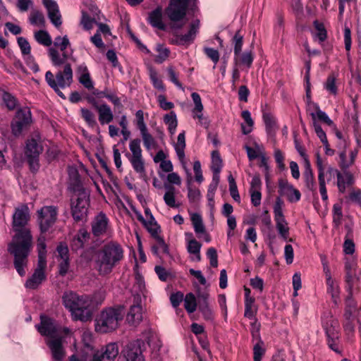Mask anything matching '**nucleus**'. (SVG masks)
<instances>
[{
    "instance_id": "obj_28",
    "label": "nucleus",
    "mask_w": 361,
    "mask_h": 361,
    "mask_svg": "<svg viewBox=\"0 0 361 361\" xmlns=\"http://www.w3.org/2000/svg\"><path fill=\"white\" fill-rule=\"evenodd\" d=\"M128 323L132 326H137L142 320V307L138 302L130 306L126 316Z\"/></svg>"
},
{
    "instance_id": "obj_24",
    "label": "nucleus",
    "mask_w": 361,
    "mask_h": 361,
    "mask_svg": "<svg viewBox=\"0 0 361 361\" xmlns=\"http://www.w3.org/2000/svg\"><path fill=\"white\" fill-rule=\"evenodd\" d=\"M69 189L74 192L85 190L82 185L80 174L75 166H68Z\"/></svg>"
},
{
    "instance_id": "obj_64",
    "label": "nucleus",
    "mask_w": 361,
    "mask_h": 361,
    "mask_svg": "<svg viewBox=\"0 0 361 361\" xmlns=\"http://www.w3.org/2000/svg\"><path fill=\"white\" fill-rule=\"evenodd\" d=\"M314 25L318 32L317 34V36L319 38V41L320 42L324 41L326 38V29H325L323 23H319L317 20H315L314 22Z\"/></svg>"
},
{
    "instance_id": "obj_25",
    "label": "nucleus",
    "mask_w": 361,
    "mask_h": 361,
    "mask_svg": "<svg viewBox=\"0 0 361 361\" xmlns=\"http://www.w3.org/2000/svg\"><path fill=\"white\" fill-rule=\"evenodd\" d=\"M336 174L338 191L341 193H344L346 188L353 183V175L348 171H343V172L341 173L338 170H336Z\"/></svg>"
},
{
    "instance_id": "obj_35",
    "label": "nucleus",
    "mask_w": 361,
    "mask_h": 361,
    "mask_svg": "<svg viewBox=\"0 0 361 361\" xmlns=\"http://www.w3.org/2000/svg\"><path fill=\"white\" fill-rule=\"evenodd\" d=\"M275 220L276 227L278 231V233L281 238L285 241H292L291 239H288L289 235V228L288 226V223L284 218H277Z\"/></svg>"
},
{
    "instance_id": "obj_38",
    "label": "nucleus",
    "mask_w": 361,
    "mask_h": 361,
    "mask_svg": "<svg viewBox=\"0 0 361 361\" xmlns=\"http://www.w3.org/2000/svg\"><path fill=\"white\" fill-rule=\"evenodd\" d=\"M263 120L268 134H274L278 129V126L273 114H263Z\"/></svg>"
},
{
    "instance_id": "obj_40",
    "label": "nucleus",
    "mask_w": 361,
    "mask_h": 361,
    "mask_svg": "<svg viewBox=\"0 0 361 361\" xmlns=\"http://www.w3.org/2000/svg\"><path fill=\"white\" fill-rule=\"evenodd\" d=\"M167 190L164 195V200L166 205L170 207H177L175 200V188L171 185H165Z\"/></svg>"
},
{
    "instance_id": "obj_60",
    "label": "nucleus",
    "mask_w": 361,
    "mask_h": 361,
    "mask_svg": "<svg viewBox=\"0 0 361 361\" xmlns=\"http://www.w3.org/2000/svg\"><path fill=\"white\" fill-rule=\"evenodd\" d=\"M283 201L280 197H278L276 199V202L274 206V219L279 218H284V215L283 214Z\"/></svg>"
},
{
    "instance_id": "obj_61",
    "label": "nucleus",
    "mask_w": 361,
    "mask_h": 361,
    "mask_svg": "<svg viewBox=\"0 0 361 361\" xmlns=\"http://www.w3.org/2000/svg\"><path fill=\"white\" fill-rule=\"evenodd\" d=\"M95 23L96 20L94 18H91L85 12L82 11L81 24L85 30L92 29Z\"/></svg>"
},
{
    "instance_id": "obj_48",
    "label": "nucleus",
    "mask_w": 361,
    "mask_h": 361,
    "mask_svg": "<svg viewBox=\"0 0 361 361\" xmlns=\"http://www.w3.org/2000/svg\"><path fill=\"white\" fill-rule=\"evenodd\" d=\"M228 180L229 183V191L231 196L235 202H240V197L238 190V187L235 180L231 174L228 176Z\"/></svg>"
},
{
    "instance_id": "obj_45",
    "label": "nucleus",
    "mask_w": 361,
    "mask_h": 361,
    "mask_svg": "<svg viewBox=\"0 0 361 361\" xmlns=\"http://www.w3.org/2000/svg\"><path fill=\"white\" fill-rule=\"evenodd\" d=\"M156 51L158 52V54L155 57V61L158 63H163L169 56L170 50L163 44H157Z\"/></svg>"
},
{
    "instance_id": "obj_26",
    "label": "nucleus",
    "mask_w": 361,
    "mask_h": 361,
    "mask_svg": "<svg viewBox=\"0 0 361 361\" xmlns=\"http://www.w3.org/2000/svg\"><path fill=\"white\" fill-rule=\"evenodd\" d=\"M77 74L79 82L88 90L94 89V82L91 79L87 67L85 64H81L78 67Z\"/></svg>"
},
{
    "instance_id": "obj_19",
    "label": "nucleus",
    "mask_w": 361,
    "mask_h": 361,
    "mask_svg": "<svg viewBox=\"0 0 361 361\" xmlns=\"http://www.w3.org/2000/svg\"><path fill=\"white\" fill-rule=\"evenodd\" d=\"M279 192L281 196H286L290 202H296L300 200L301 194L293 185L286 179L279 180Z\"/></svg>"
},
{
    "instance_id": "obj_15",
    "label": "nucleus",
    "mask_w": 361,
    "mask_h": 361,
    "mask_svg": "<svg viewBox=\"0 0 361 361\" xmlns=\"http://www.w3.org/2000/svg\"><path fill=\"white\" fill-rule=\"evenodd\" d=\"M145 346V342L137 339L127 344L122 350V354L126 361H144L142 352Z\"/></svg>"
},
{
    "instance_id": "obj_4",
    "label": "nucleus",
    "mask_w": 361,
    "mask_h": 361,
    "mask_svg": "<svg viewBox=\"0 0 361 361\" xmlns=\"http://www.w3.org/2000/svg\"><path fill=\"white\" fill-rule=\"evenodd\" d=\"M54 47L48 49L49 57L54 66L69 64L67 61L73 56V51L67 35L58 36L54 41Z\"/></svg>"
},
{
    "instance_id": "obj_9",
    "label": "nucleus",
    "mask_w": 361,
    "mask_h": 361,
    "mask_svg": "<svg viewBox=\"0 0 361 361\" xmlns=\"http://www.w3.org/2000/svg\"><path fill=\"white\" fill-rule=\"evenodd\" d=\"M42 151L41 137L38 133H36L27 140L25 147V155L32 171H37L39 168V155Z\"/></svg>"
},
{
    "instance_id": "obj_50",
    "label": "nucleus",
    "mask_w": 361,
    "mask_h": 361,
    "mask_svg": "<svg viewBox=\"0 0 361 361\" xmlns=\"http://www.w3.org/2000/svg\"><path fill=\"white\" fill-rule=\"evenodd\" d=\"M30 22L32 25H44V17L42 12L37 10H33L30 15Z\"/></svg>"
},
{
    "instance_id": "obj_52",
    "label": "nucleus",
    "mask_w": 361,
    "mask_h": 361,
    "mask_svg": "<svg viewBox=\"0 0 361 361\" xmlns=\"http://www.w3.org/2000/svg\"><path fill=\"white\" fill-rule=\"evenodd\" d=\"M223 164L222 159L218 151L214 150L212 152V171H221Z\"/></svg>"
},
{
    "instance_id": "obj_20",
    "label": "nucleus",
    "mask_w": 361,
    "mask_h": 361,
    "mask_svg": "<svg viewBox=\"0 0 361 361\" xmlns=\"http://www.w3.org/2000/svg\"><path fill=\"white\" fill-rule=\"evenodd\" d=\"M136 126L140 132L145 147L149 150L155 146V140L152 135L148 132L145 123L144 114H136Z\"/></svg>"
},
{
    "instance_id": "obj_22",
    "label": "nucleus",
    "mask_w": 361,
    "mask_h": 361,
    "mask_svg": "<svg viewBox=\"0 0 361 361\" xmlns=\"http://www.w3.org/2000/svg\"><path fill=\"white\" fill-rule=\"evenodd\" d=\"M3 104L6 106L8 111L16 110L17 113H30L28 106H22L17 99L11 93L3 92L2 95Z\"/></svg>"
},
{
    "instance_id": "obj_18",
    "label": "nucleus",
    "mask_w": 361,
    "mask_h": 361,
    "mask_svg": "<svg viewBox=\"0 0 361 361\" xmlns=\"http://www.w3.org/2000/svg\"><path fill=\"white\" fill-rule=\"evenodd\" d=\"M32 123V114H16L11 123L13 134L20 135L23 130L29 128Z\"/></svg>"
},
{
    "instance_id": "obj_2",
    "label": "nucleus",
    "mask_w": 361,
    "mask_h": 361,
    "mask_svg": "<svg viewBox=\"0 0 361 361\" xmlns=\"http://www.w3.org/2000/svg\"><path fill=\"white\" fill-rule=\"evenodd\" d=\"M124 258V250L116 241H109L94 252L95 269L102 276L109 274Z\"/></svg>"
},
{
    "instance_id": "obj_17",
    "label": "nucleus",
    "mask_w": 361,
    "mask_h": 361,
    "mask_svg": "<svg viewBox=\"0 0 361 361\" xmlns=\"http://www.w3.org/2000/svg\"><path fill=\"white\" fill-rule=\"evenodd\" d=\"M46 343L51 350L52 358L55 361H61L65 355L63 337L61 335L46 340Z\"/></svg>"
},
{
    "instance_id": "obj_33",
    "label": "nucleus",
    "mask_w": 361,
    "mask_h": 361,
    "mask_svg": "<svg viewBox=\"0 0 361 361\" xmlns=\"http://www.w3.org/2000/svg\"><path fill=\"white\" fill-rule=\"evenodd\" d=\"M303 178L307 188L314 192L316 190L314 174L308 159H305V167L303 172Z\"/></svg>"
},
{
    "instance_id": "obj_46",
    "label": "nucleus",
    "mask_w": 361,
    "mask_h": 361,
    "mask_svg": "<svg viewBox=\"0 0 361 361\" xmlns=\"http://www.w3.org/2000/svg\"><path fill=\"white\" fill-rule=\"evenodd\" d=\"M326 285L327 292L331 295L334 302L336 303V299L339 295V287L337 283L332 278L327 279Z\"/></svg>"
},
{
    "instance_id": "obj_59",
    "label": "nucleus",
    "mask_w": 361,
    "mask_h": 361,
    "mask_svg": "<svg viewBox=\"0 0 361 361\" xmlns=\"http://www.w3.org/2000/svg\"><path fill=\"white\" fill-rule=\"evenodd\" d=\"M167 72L170 81H171L177 87L183 90V85L178 80V74L176 73L175 70L172 66H169L167 68Z\"/></svg>"
},
{
    "instance_id": "obj_23",
    "label": "nucleus",
    "mask_w": 361,
    "mask_h": 361,
    "mask_svg": "<svg viewBox=\"0 0 361 361\" xmlns=\"http://www.w3.org/2000/svg\"><path fill=\"white\" fill-rule=\"evenodd\" d=\"M43 4L47 10L48 17L52 24L59 27L62 24L61 16L58 4L54 0H42Z\"/></svg>"
},
{
    "instance_id": "obj_44",
    "label": "nucleus",
    "mask_w": 361,
    "mask_h": 361,
    "mask_svg": "<svg viewBox=\"0 0 361 361\" xmlns=\"http://www.w3.org/2000/svg\"><path fill=\"white\" fill-rule=\"evenodd\" d=\"M250 115L251 114H242L243 121L241 123V130L244 135L250 133L253 130L254 121Z\"/></svg>"
},
{
    "instance_id": "obj_43",
    "label": "nucleus",
    "mask_w": 361,
    "mask_h": 361,
    "mask_svg": "<svg viewBox=\"0 0 361 361\" xmlns=\"http://www.w3.org/2000/svg\"><path fill=\"white\" fill-rule=\"evenodd\" d=\"M148 71L149 78L153 84V86L159 90L164 91L165 90L164 85L162 82V80L159 79L158 73L156 71V70L153 67L149 66L148 68Z\"/></svg>"
},
{
    "instance_id": "obj_5",
    "label": "nucleus",
    "mask_w": 361,
    "mask_h": 361,
    "mask_svg": "<svg viewBox=\"0 0 361 361\" xmlns=\"http://www.w3.org/2000/svg\"><path fill=\"white\" fill-rule=\"evenodd\" d=\"M123 317L122 310L118 308L103 310L95 319V331L106 334L116 330Z\"/></svg>"
},
{
    "instance_id": "obj_47",
    "label": "nucleus",
    "mask_w": 361,
    "mask_h": 361,
    "mask_svg": "<svg viewBox=\"0 0 361 361\" xmlns=\"http://www.w3.org/2000/svg\"><path fill=\"white\" fill-rule=\"evenodd\" d=\"M164 121L168 126V130L171 135L176 133L178 121L176 114H165Z\"/></svg>"
},
{
    "instance_id": "obj_53",
    "label": "nucleus",
    "mask_w": 361,
    "mask_h": 361,
    "mask_svg": "<svg viewBox=\"0 0 361 361\" xmlns=\"http://www.w3.org/2000/svg\"><path fill=\"white\" fill-rule=\"evenodd\" d=\"M191 174L188 175V198L190 202H196L200 197V192L198 189H193L190 187Z\"/></svg>"
},
{
    "instance_id": "obj_54",
    "label": "nucleus",
    "mask_w": 361,
    "mask_h": 361,
    "mask_svg": "<svg viewBox=\"0 0 361 361\" xmlns=\"http://www.w3.org/2000/svg\"><path fill=\"white\" fill-rule=\"evenodd\" d=\"M232 43L233 45L234 55H238L242 51V47L243 44V37L238 32H237L232 39Z\"/></svg>"
},
{
    "instance_id": "obj_42",
    "label": "nucleus",
    "mask_w": 361,
    "mask_h": 361,
    "mask_svg": "<svg viewBox=\"0 0 361 361\" xmlns=\"http://www.w3.org/2000/svg\"><path fill=\"white\" fill-rule=\"evenodd\" d=\"M191 221L194 227L195 232L197 235L205 233V228L202 222V219L199 214H192L191 215Z\"/></svg>"
},
{
    "instance_id": "obj_58",
    "label": "nucleus",
    "mask_w": 361,
    "mask_h": 361,
    "mask_svg": "<svg viewBox=\"0 0 361 361\" xmlns=\"http://www.w3.org/2000/svg\"><path fill=\"white\" fill-rule=\"evenodd\" d=\"M325 89L332 94H336L337 87L336 85V78L334 75H329L324 84Z\"/></svg>"
},
{
    "instance_id": "obj_29",
    "label": "nucleus",
    "mask_w": 361,
    "mask_h": 361,
    "mask_svg": "<svg viewBox=\"0 0 361 361\" xmlns=\"http://www.w3.org/2000/svg\"><path fill=\"white\" fill-rule=\"evenodd\" d=\"M149 24L160 30H165L166 25L162 20V9L160 7L152 11L148 17Z\"/></svg>"
},
{
    "instance_id": "obj_13",
    "label": "nucleus",
    "mask_w": 361,
    "mask_h": 361,
    "mask_svg": "<svg viewBox=\"0 0 361 361\" xmlns=\"http://www.w3.org/2000/svg\"><path fill=\"white\" fill-rule=\"evenodd\" d=\"M57 209L54 206H45L37 211V221L42 233L47 232L56 222Z\"/></svg>"
},
{
    "instance_id": "obj_56",
    "label": "nucleus",
    "mask_w": 361,
    "mask_h": 361,
    "mask_svg": "<svg viewBox=\"0 0 361 361\" xmlns=\"http://www.w3.org/2000/svg\"><path fill=\"white\" fill-rule=\"evenodd\" d=\"M119 125L121 127V134L123 135V140L122 142H124L125 141L128 140L130 135V132L128 130V121L126 119V116L125 115H123L119 121Z\"/></svg>"
},
{
    "instance_id": "obj_63",
    "label": "nucleus",
    "mask_w": 361,
    "mask_h": 361,
    "mask_svg": "<svg viewBox=\"0 0 361 361\" xmlns=\"http://www.w3.org/2000/svg\"><path fill=\"white\" fill-rule=\"evenodd\" d=\"M314 130L317 135V137L320 139L321 142L324 144V145H327V137L325 132L322 128L321 126L315 121H312Z\"/></svg>"
},
{
    "instance_id": "obj_16",
    "label": "nucleus",
    "mask_w": 361,
    "mask_h": 361,
    "mask_svg": "<svg viewBox=\"0 0 361 361\" xmlns=\"http://www.w3.org/2000/svg\"><path fill=\"white\" fill-rule=\"evenodd\" d=\"M200 22L198 19H195L190 23L187 33L184 35L174 34L173 43L177 45H188L193 42L196 35L199 32Z\"/></svg>"
},
{
    "instance_id": "obj_6",
    "label": "nucleus",
    "mask_w": 361,
    "mask_h": 361,
    "mask_svg": "<svg viewBox=\"0 0 361 361\" xmlns=\"http://www.w3.org/2000/svg\"><path fill=\"white\" fill-rule=\"evenodd\" d=\"M45 80L60 97L65 99L66 97L61 89L70 87L73 82V70L71 64H66L63 70L59 71L55 76L51 71H47Z\"/></svg>"
},
{
    "instance_id": "obj_62",
    "label": "nucleus",
    "mask_w": 361,
    "mask_h": 361,
    "mask_svg": "<svg viewBox=\"0 0 361 361\" xmlns=\"http://www.w3.org/2000/svg\"><path fill=\"white\" fill-rule=\"evenodd\" d=\"M18 44L20 49L23 56L30 53L31 47L30 45V43L25 38L23 37H19L18 38Z\"/></svg>"
},
{
    "instance_id": "obj_27",
    "label": "nucleus",
    "mask_w": 361,
    "mask_h": 361,
    "mask_svg": "<svg viewBox=\"0 0 361 361\" xmlns=\"http://www.w3.org/2000/svg\"><path fill=\"white\" fill-rule=\"evenodd\" d=\"M208 297L209 295L206 293L198 295V298L201 300L199 305V310L202 312L204 319L213 322L214 319V312L209 305L207 301Z\"/></svg>"
},
{
    "instance_id": "obj_8",
    "label": "nucleus",
    "mask_w": 361,
    "mask_h": 361,
    "mask_svg": "<svg viewBox=\"0 0 361 361\" xmlns=\"http://www.w3.org/2000/svg\"><path fill=\"white\" fill-rule=\"evenodd\" d=\"M322 326L325 331L329 347L337 353H341L339 324L330 314L322 318Z\"/></svg>"
},
{
    "instance_id": "obj_41",
    "label": "nucleus",
    "mask_w": 361,
    "mask_h": 361,
    "mask_svg": "<svg viewBox=\"0 0 361 361\" xmlns=\"http://www.w3.org/2000/svg\"><path fill=\"white\" fill-rule=\"evenodd\" d=\"M202 245L197 241L195 239H190L188 245H187V249L189 253L193 254L195 256V260L196 261H200L201 256H200V249H201Z\"/></svg>"
},
{
    "instance_id": "obj_11",
    "label": "nucleus",
    "mask_w": 361,
    "mask_h": 361,
    "mask_svg": "<svg viewBox=\"0 0 361 361\" xmlns=\"http://www.w3.org/2000/svg\"><path fill=\"white\" fill-rule=\"evenodd\" d=\"M140 145V139L135 138L131 140L129 143V149L132 154H127L126 157L128 158L134 171L142 177L145 176V167Z\"/></svg>"
},
{
    "instance_id": "obj_57",
    "label": "nucleus",
    "mask_w": 361,
    "mask_h": 361,
    "mask_svg": "<svg viewBox=\"0 0 361 361\" xmlns=\"http://www.w3.org/2000/svg\"><path fill=\"white\" fill-rule=\"evenodd\" d=\"M204 53L206 56L210 59L213 63H214V68H215L216 63L219 60V53L217 50L210 48V47H204L203 49Z\"/></svg>"
},
{
    "instance_id": "obj_36",
    "label": "nucleus",
    "mask_w": 361,
    "mask_h": 361,
    "mask_svg": "<svg viewBox=\"0 0 361 361\" xmlns=\"http://www.w3.org/2000/svg\"><path fill=\"white\" fill-rule=\"evenodd\" d=\"M255 298L247 294L245 296L244 316L248 319H255L257 310L255 309Z\"/></svg>"
},
{
    "instance_id": "obj_30",
    "label": "nucleus",
    "mask_w": 361,
    "mask_h": 361,
    "mask_svg": "<svg viewBox=\"0 0 361 361\" xmlns=\"http://www.w3.org/2000/svg\"><path fill=\"white\" fill-rule=\"evenodd\" d=\"M344 323L343 328L345 332L348 340L350 341L355 332V317L352 314V312L348 310L344 314Z\"/></svg>"
},
{
    "instance_id": "obj_3",
    "label": "nucleus",
    "mask_w": 361,
    "mask_h": 361,
    "mask_svg": "<svg viewBox=\"0 0 361 361\" xmlns=\"http://www.w3.org/2000/svg\"><path fill=\"white\" fill-rule=\"evenodd\" d=\"M62 301L75 320L87 322L91 319L92 312L90 310L91 300L88 295L67 291L63 293Z\"/></svg>"
},
{
    "instance_id": "obj_51",
    "label": "nucleus",
    "mask_w": 361,
    "mask_h": 361,
    "mask_svg": "<svg viewBox=\"0 0 361 361\" xmlns=\"http://www.w3.org/2000/svg\"><path fill=\"white\" fill-rule=\"evenodd\" d=\"M266 348L265 343H255L253 344V360L261 361L263 355L265 354Z\"/></svg>"
},
{
    "instance_id": "obj_55",
    "label": "nucleus",
    "mask_w": 361,
    "mask_h": 361,
    "mask_svg": "<svg viewBox=\"0 0 361 361\" xmlns=\"http://www.w3.org/2000/svg\"><path fill=\"white\" fill-rule=\"evenodd\" d=\"M144 226L154 238H157V236H159L158 235L159 227L154 218L153 219H148Z\"/></svg>"
},
{
    "instance_id": "obj_14",
    "label": "nucleus",
    "mask_w": 361,
    "mask_h": 361,
    "mask_svg": "<svg viewBox=\"0 0 361 361\" xmlns=\"http://www.w3.org/2000/svg\"><path fill=\"white\" fill-rule=\"evenodd\" d=\"M91 233L97 238L107 236L111 233L109 219L103 212H100L92 220Z\"/></svg>"
},
{
    "instance_id": "obj_37",
    "label": "nucleus",
    "mask_w": 361,
    "mask_h": 361,
    "mask_svg": "<svg viewBox=\"0 0 361 361\" xmlns=\"http://www.w3.org/2000/svg\"><path fill=\"white\" fill-rule=\"evenodd\" d=\"M35 39L44 47H50L52 44V39L50 35L46 30H41L34 33Z\"/></svg>"
},
{
    "instance_id": "obj_32",
    "label": "nucleus",
    "mask_w": 361,
    "mask_h": 361,
    "mask_svg": "<svg viewBox=\"0 0 361 361\" xmlns=\"http://www.w3.org/2000/svg\"><path fill=\"white\" fill-rule=\"evenodd\" d=\"M254 60V55L252 51H245L240 52L238 55H234V63L236 66H244L250 68Z\"/></svg>"
},
{
    "instance_id": "obj_49",
    "label": "nucleus",
    "mask_w": 361,
    "mask_h": 361,
    "mask_svg": "<svg viewBox=\"0 0 361 361\" xmlns=\"http://www.w3.org/2000/svg\"><path fill=\"white\" fill-rule=\"evenodd\" d=\"M318 181L319 185V192L321 194L322 199L323 201L326 202L328 200V195L326 188L324 171L318 172Z\"/></svg>"
},
{
    "instance_id": "obj_12",
    "label": "nucleus",
    "mask_w": 361,
    "mask_h": 361,
    "mask_svg": "<svg viewBox=\"0 0 361 361\" xmlns=\"http://www.w3.org/2000/svg\"><path fill=\"white\" fill-rule=\"evenodd\" d=\"M39 333L49 338H54L64 334L68 335L70 332L66 327L59 326L55 321L46 315L40 316V324L35 326Z\"/></svg>"
},
{
    "instance_id": "obj_10",
    "label": "nucleus",
    "mask_w": 361,
    "mask_h": 361,
    "mask_svg": "<svg viewBox=\"0 0 361 361\" xmlns=\"http://www.w3.org/2000/svg\"><path fill=\"white\" fill-rule=\"evenodd\" d=\"M78 197L72 199L71 203V214L75 221L85 220L90 206V195L86 190L77 192Z\"/></svg>"
},
{
    "instance_id": "obj_1",
    "label": "nucleus",
    "mask_w": 361,
    "mask_h": 361,
    "mask_svg": "<svg viewBox=\"0 0 361 361\" xmlns=\"http://www.w3.org/2000/svg\"><path fill=\"white\" fill-rule=\"evenodd\" d=\"M30 209L27 204L16 207L12 216L14 235L8 244L7 250L13 257V264L20 276L25 275L28 256L32 250V236L29 227Z\"/></svg>"
},
{
    "instance_id": "obj_21",
    "label": "nucleus",
    "mask_w": 361,
    "mask_h": 361,
    "mask_svg": "<svg viewBox=\"0 0 361 361\" xmlns=\"http://www.w3.org/2000/svg\"><path fill=\"white\" fill-rule=\"evenodd\" d=\"M118 352L117 343H111L105 346L104 350H102L94 353L90 361H114L118 355Z\"/></svg>"
},
{
    "instance_id": "obj_7",
    "label": "nucleus",
    "mask_w": 361,
    "mask_h": 361,
    "mask_svg": "<svg viewBox=\"0 0 361 361\" xmlns=\"http://www.w3.org/2000/svg\"><path fill=\"white\" fill-rule=\"evenodd\" d=\"M189 0H171L165 13L170 20V27L176 31L186 23V11Z\"/></svg>"
},
{
    "instance_id": "obj_31",
    "label": "nucleus",
    "mask_w": 361,
    "mask_h": 361,
    "mask_svg": "<svg viewBox=\"0 0 361 361\" xmlns=\"http://www.w3.org/2000/svg\"><path fill=\"white\" fill-rule=\"evenodd\" d=\"M46 279L44 271H35L30 277L27 279L25 283V286L28 289H36Z\"/></svg>"
},
{
    "instance_id": "obj_39",
    "label": "nucleus",
    "mask_w": 361,
    "mask_h": 361,
    "mask_svg": "<svg viewBox=\"0 0 361 361\" xmlns=\"http://www.w3.org/2000/svg\"><path fill=\"white\" fill-rule=\"evenodd\" d=\"M184 307L189 313H193L197 309V301L195 295L192 293L186 294L183 298Z\"/></svg>"
},
{
    "instance_id": "obj_34",
    "label": "nucleus",
    "mask_w": 361,
    "mask_h": 361,
    "mask_svg": "<svg viewBox=\"0 0 361 361\" xmlns=\"http://www.w3.org/2000/svg\"><path fill=\"white\" fill-rule=\"evenodd\" d=\"M90 233L84 228L80 229L77 235L72 240L71 247L77 250L83 247L85 242L89 238Z\"/></svg>"
}]
</instances>
